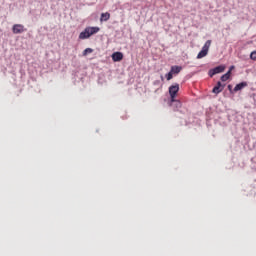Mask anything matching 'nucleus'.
<instances>
[{"label": "nucleus", "instance_id": "nucleus-1", "mask_svg": "<svg viewBox=\"0 0 256 256\" xmlns=\"http://www.w3.org/2000/svg\"><path fill=\"white\" fill-rule=\"evenodd\" d=\"M209 47H211V40H207L202 47L201 51L197 55V59H203V57H207L209 53Z\"/></svg>", "mask_w": 256, "mask_h": 256}, {"label": "nucleus", "instance_id": "nucleus-2", "mask_svg": "<svg viewBox=\"0 0 256 256\" xmlns=\"http://www.w3.org/2000/svg\"><path fill=\"white\" fill-rule=\"evenodd\" d=\"M225 71V65L216 66L208 71L209 77H213L214 75H219V73H223Z\"/></svg>", "mask_w": 256, "mask_h": 256}, {"label": "nucleus", "instance_id": "nucleus-3", "mask_svg": "<svg viewBox=\"0 0 256 256\" xmlns=\"http://www.w3.org/2000/svg\"><path fill=\"white\" fill-rule=\"evenodd\" d=\"M177 93H179V84L175 83L169 87L170 99H175V97H177Z\"/></svg>", "mask_w": 256, "mask_h": 256}, {"label": "nucleus", "instance_id": "nucleus-4", "mask_svg": "<svg viewBox=\"0 0 256 256\" xmlns=\"http://www.w3.org/2000/svg\"><path fill=\"white\" fill-rule=\"evenodd\" d=\"M12 31H13L14 35H19L21 33H25V26H23L22 24H15L12 27Z\"/></svg>", "mask_w": 256, "mask_h": 256}, {"label": "nucleus", "instance_id": "nucleus-5", "mask_svg": "<svg viewBox=\"0 0 256 256\" xmlns=\"http://www.w3.org/2000/svg\"><path fill=\"white\" fill-rule=\"evenodd\" d=\"M223 89H225V85H223L221 81H218L217 84L213 87L212 93H214L215 95H219V93H221Z\"/></svg>", "mask_w": 256, "mask_h": 256}, {"label": "nucleus", "instance_id": "nucleus-6", "mask_svg": "<svg viewBox=\"0 0 256 256\" xmlns=\"http://www.w3.org/2000/svg\"><path fill=\"white\" fill-rule=\"evenodd\" d=\"M112 61H114V63H119V61H123L122 52H114L112 54Z\"/></svg>", "mask_w": 256, "mask_h": 256}, {"label": "nucleus", "instance_id": "nucleus-7", "mask_svg": "<svg viewBox=\"0 0 256 256\" xmlns=\"http://www.w3.org/2000/svg\"><path fill=\"white\" fill-rule=\"evenodd\" d=\"M249 84L245 81L240 82L238 84H236V86L234 87V91H236V93L238 91H243V89H245V87H247Z\"/></svg>", "mask_w": 256, "mask_h": 256}, {"label": "nucleus", "instance_id": "nucleus-8", "mask_svg": "<svg viewBox=\"0 0 256 256\" xmlns=\"http://www.w3.org/2000/svg\"><path fill=\"white\" fill-rule=\"evenodd\" d=\"M170 106L174 107V109H181V101L177 100V99H170Z\"/></svg>", "mask_w": 256, "mask_h": 256}, {"label": "nucleus", "instance_id": "nucleus-9", "mask_svg": "<svg viewBox=\"0 0 256 256\" xmlns=\"http://www.w3.org/2000/svg\"><path fill=\"white\" fill-rule=\"evenodd\" d=\"M87 29H88V32L90 33V37L92 36V35H96V33L98 32V31H101V28H99L98 26H88V27H86Z\"/></svg>", "mask_w": 256, "mask_h": 256}, {"label": "nucleus", "instance_id": "nucleus-10", "mask_svg": "<svg viewBox=\"0 0 256 256\" xmlns=\"http://www.w3.org/2000/svg\"><path fill=\"white\" fill-rule=\"evenodd\" d=\"M89 37H91V34L89 33L88 28L86 27V28L84 29V31H82V32L79 34V39H89Z\"/></svg>", "mask_w": 256, "mask_h": 256}, {"label": "nucleus", "instance_id": "nucleus-11", "mask_svg": "<svg viewBox=\"0 0 256 256\" xmlns=\"http://www.w3.org/2000/svg\"><path fill=\"white\" fill-rule=\"evenodd\" d=\"M182 69H183V67L174 65V66H171L170 72H171L173 75H179V73H181V70H182Z\"/></svg>", "mask_w": 256, "mask_h": 256}, {"label": "nucleus", "instance_id": "nucleus-12", "mask_svg": "<svg viewBox=\"0 0 256 256\" xmlns=\"http://www.w3.org/2000/svg\"><path fill=\"white\" fill-rule=\"evenodd\" d=\"M111 19V14L109 12L102 13L100 16V21H109Z\"/></svg>", "mask_w": 256, "mask_h": 256}, {"label": "nucleus", "instance_id": "nucleus-13", "mask_svg": "<svg viewBox=\"0 0 256 256\" xmlns=\"http://www.w3.org/2000/svg\"><path fill=\"white\" fill-rule=\"evenodd\" d=\"M230 78H231L230 72H226L220 77V81L222 82L229 81Z\"/></svg>", "mask_w": 256, "mask_h": 256}, {"label": "nucleus", "instance_id": "nucleus-14", "mask_svg": "<svg viewBox=\"0 0 256 256\" xmlns=\"http://www.w3.org/2000/svg\"><path fill=\"white\" fill-rule=\"evenodd\" d=\"M173 73L171 72V70L166 74V79L167 81H171V79H173Z\"/></svg>", "mask_w": 256, "mask_h": 256}, {"label": "nucleus", "instance_id": "nucleus-15", "mask_svg": "<svg viewBox=\"0 0 256 256\" xmlns=\"http://www.w3.org/2000/svg\"><path fill=\"white\" fill-rule=\"evenodd\" d=\"M250 59H252V61H256V50L250 53Z\"/></svg>", "mask_w": 256, "mask_h": 256}, {"label": "nucleus", "instance_id": "nucleus-16", "mask_svg": "<svg viewBox=\"0 0 256 256\" xmlns=\"http://www.w3.org/2000/svg\"><path fill=\"white\" fill-rule=\"evenodd\" d=\"M88 53H93V49H92V48H86V49L83 51V55H87Z\"/></svg>", "mask_w": 256, "mask_h": 256}, {"label": "nucleus", "instance_id": "nucleus-17", "mask_svg": "<svg viewBox=\"0 0 256 256\" xmlns=\"http://www.w3.org/2000/svg\"><path fill=\"white\" fill-rule=\"evenodd\" d=\"M228 91H230V93L233 95L234 93H236V91H234L233 85L229 84L228 86Z\"/></svg>", "mask_w": 256, "mask_h": 256}, {"label": "nucleus", "instance_id": "nucleus-18", "mask_svg": "<svg viewBox=\"0 0 256 256\" xmlns=\"http://www.w3.org/2000/svg\"><path fill=\"white\" fill-rule=\"evenodd\" d=\"M233 69H235V66L232 65V66L229 67L228 72H230V75H231V71H233Z\"/></svg>", "mask_w": 256, "mask_h": 256}, {"label": "nucleus", "instance_id": "nucleus-19", "mask_svg": "<svg viewBox=\"0 0 256 256\" xmlns=\"http://www.w3.org/2000/svg\"><path fill=\"white\" fill-rule=\"evenodd\" d=\"M159 83H160V81L159 80H156V81H154V85H159Z\"/></svg>", "mask_w": 256, "mask_h": 256}, {"label": "nucleus", "instance_id": "nucleus-20", "mask_svg": "<svg viewBox=\"0 0 256 256\" xmlns=\"http://www.w3.org/2000/svg\"><path fill=\"white\" fill-rule=\"evenodd\" d=\"M161 81H165V78L163 77V75L160 76Z\"/></svg>", "mask_w": 256, "mask_h": 256}]
</instances>
